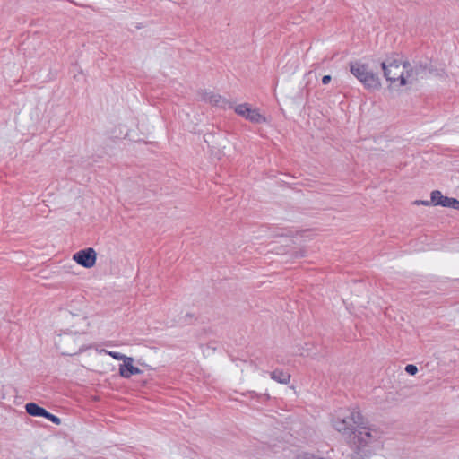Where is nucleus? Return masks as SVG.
Masks as SVG:
<instances>
[{"label": "nucleus", "mask_w": 459, "mask_h": 459, "mask_svg": "<svg viewBox=\"0 0 459 459\" xmlns=\"http://www.w3.org/2000/svg\"><path fill=\"white\" fill-rule=\"evenodd\" d=\"M333 427L347 437L357 438L354 442L358 446L366 445L371 437L369 429L364 422V419L358 407L341 410L332 420Z\"/></svg>", "instance_id": "f257e3e1"}, {"label": "nucleus", "mask_w": 459, "mask_h": 459, "mask_svg": "<svg viewBox=\"0 0 459 459\" xmlns=\"http://www.w3.org/2000/svg\"><path fill=\"white\" fill-rule=\"evenodd\" d=\"M403 63L397 53H391L386 56L385 59L381 62V68L383 70L384 77L391 83L399 82V85L405 86V80L403 78Z\"/></svg>", "instance_id": "f03ea898"}, {"label": "nucleus", "mask_w": 459, "mask_h": 459, "mask_svg": "<svg viewBox=\"0 0 459 459\" xmlns=\"http://www.w3.org/2000/svg\"><path fill=\"white\" fill-rule=\"evenodd\" d=\"M351 73L368 90L380 88L381 82L377 74L368 70V65L360 62L350 63Z\"/></svg>", "instance_id": "7ed1b4c3"}, {"label": "nucleus", "mask_w": 459, "mask_h": 459, "mask_svg": "<svg viewBox=\"0 0 459 459\" xmlns=\"http://www.w3.org/2000/svg\"><path fill=\"white\" fill-rule=\"evenodd\" d=\"M235 112L252 123L262 124L266 122L265 117L260 114L257 108H252L247 103L236 106Z\"/></svg>", "instance_id": "20e7f679"}, {"label": "nucleus", "mask_w": 459, "mask_h": 459, "mask_svg": "<svg viewBox=\"0 0 459 459\" xmlns=\"http://www.w3.org/2000/svg\"><path fill=\"white\" fill-rule=\"evenodd\" d=\"M96 251L92 247H88L76 252L73 259L84 268H91L96 263Z\"/></svg>", "instance_id": "39448f33"}, {"label": "nucleus", "mask_w": 459, "mask_h": 459, "mask_svg": "<svg viewBox=\"0 0 459 459\" xmlns=\"http://www.w3.org/2000/svg\"><path fill=\"white\" fill-rule=\"evenodd\" d=\"M200 97L203 101L210 103L216 107H221L223 108H226L227 107H232V104L228 100L213 91H204L200 92Z\"/></svg>", "instance_id": "423d86ee"}, {"label": "nucleus", "mask_w": 459, "mask_h": 459, "mask_svg": "<svg viewBox=\"0 0 459 459\" xmlns=\"http://www.w3.org/2000/svg\"><path fill=\"white\" fill-rule=\"evenodd\" d=\"M134 359L128 357L126 360L119 366V375L124 378H130L133 375L142 373V370L133 365Z\"/></svg>", "instance_id": "0eeeda50"}, {"label": "nucleus", "mask_w": 459, "mask_h": 459, "mask_svg": "<svg viewBox=\"0 0 459 459\" xmlns=\"http://www.w3.org/2000/svg\"><path fill=\"white\" fill-rule=\"evenodd\" d=\"M403 78L405 80V85L408 83H412L414 81L419 79V74L415 67L408 61L404 60L403 63Z\"/></svg>", "instance_id": "6e6552de"}, {"label": "nucleus", "mask_w": 459, "mask_h": 459, "mask_svg": "<svg viewBox=\"0 0 459 459\" xmlns=\"http://www.w3.org/2000/svg\"><path fill=\"white\" fill-rule=\"evenodd\" d=\"M74 341V336L73 335H70V334H64V335H60L59 336V339L57 341V345L59 347V349L61 350V352L62 354L64 355H73V354H75L77 352V351H79L80 349L79 348H70L68 350H62V347L61 346H64L65 344H68L70 342H72Z\"/></svg>", "instance_id": "1a4fd4ad"}, {"label": "nucleus", "mask_w": 459, "mask_h": 459, "mask_svg": "<svg viewBox=\"0 0 459 459\" xmlns=\"http://www.w3.org/2000/svg\"><path fill=\"white\" fill-rule=\"evenodd\" d=\"M26 412L33 417H43L47 415V410L35 403H28L25 405Z\"/></svg>", "instance_id": "9d476101"}, {"label": "nucleus", "mask_w": 459, "mask_h": 459, "mask_svg": "<svg viewBox=\"0 0 459 459\" xmlns=\"http://www.w3.org/2000/svg\"><path fill=\"white\" fill-rule=\"evenodd\" d=\"M271 378L280 384L287 385L290 381V374L284 372L282 369H275L270 373Z\"/></svg>", "instance_id": "9b49d317"}, {"label": "nucleus", "mask_w": 459, "mask_h": 459, "mask_svg": "<svg viewBox=\"0 0 459 459\" xmlns=\"http://www.w3.org/2000/svg\"><path fill=\"white\" fill-rule=\"evenodd\" d=\"M440 206L449 207L459 211V200L453 197L444 196Z\"/></svg>", "instance_id": "f8f14e48"}, {"label": "nucleus", "mask_w": 459, "mask_h": 459, "mask_svg": "<svg viewBox=\"0 0 459 459\" xmlns=\"http://www.w3.org/2000/svg\"><path fill=\"white\" fill-rule=\"evenodd\" d=\"M430 198L431 204L440 205L444 198V195L439 190H434L430 194Z\"/></svg>", "instance_id": "ddd939ff"}, {"label": "nucleus", "mask_w": 459, "mask_h": 459, "mask_svg": "<svg viewBox=\"0 0 459 459\" xmlns=\"http://www.w3.org/2000/svg\"><path fill=\"white\" fill-rule=\"evenodd\" d=\"M105 352L107 354H108L111 358L117 359V360H123L124 362L126 360V359L128 358L127 356L120 353V352H117V351H105Z\"/></svg>", "instance_id": "4468645a"}, {"label": "nucleus", "mask_w": 459, "mask_h": 459, "mask_svg": "<svg viewBox=\"0 0 459 459\" xmlns=\"http://www.w3.org/2000/svg\"><path fill=\"white\" fill-rule=\"evenodd\" d=\"M420 77H422L423 74L429 69L427 64L419 63L414 65Z\"/></svg>", "instance_id": "2eb2a0df"}, {"label": "nucleus", "mask_w": 459, "mask_h": 459, "mask_svg": "<svg viewBox=\"0 0 459 459\" xmlns=\"http://www.w3.org/2000/svg\"><path fill=\"white\" fill-rule=\"evenodd\" d=\"M296 459H325V458L316 456L315 455L310 454V453H301L297 455Z\"/></svg>", "instance_id": "dca6fc26"}, {"label": "nucleus", "mask_w": 459, "mask_h": 459, "mask_svg": "<svg viewBox=\"0 0 459 459\" xmlns=\"http://www.w3.org/2000/svg\"><path fill=\"white\" fill-rule=\"evenodd\" d=\"M46 419H48V420H50L51 422H53L54 424L56 425H60L61 424V419L58 418L57 416L47 411V415L45 416Z\"/></svg>", "instance_id": "f3484780"}, {"label": "nucleus", "mask_w": 459, "mask_h": 459, "mask_svg": "<svg viewBox=\"0 0 459 459\" xmlns=\"http://www.w3.org/2000/svg\"><path fill=\"white\" fill-rule=\"evenodd\" d=\"M405 371L410 375H415L418 372V368L413 364H408L405 367Z\"/></svg>", "instance_id": "a211bd4d"}, {"label": "nucleus", "mask_w": 459, "mask_h": 459, "mask_svg": "<svg viewBox=\"0 0 459 459\" xmlns=\"http://www.w3.org/2000/svg\"><path fill=\"white\" fill-rule=\"evenodd\" d=\"M414 204H417V205H420V204H422V205H425V206H429L431 204V202L430 201H424V200H416L414 202Z\"/></svg>", "instance_id": "6ab92c4d"}, {"label": "nucleus", "mask_w": 459, "mask_h": 459, "mask_svg": "<svg viewBox=\"0 0 459 459\" xmlns=\"http://www.w3.org/2000/svg\"><path fill=\"white\" fill-rule=\"evenodd\" d=\"M332 80V77L331 75H324L323 78H322V82L323 84H328Z\"/></svg>", "instance_id": "aec40b11"}]
</instances>
